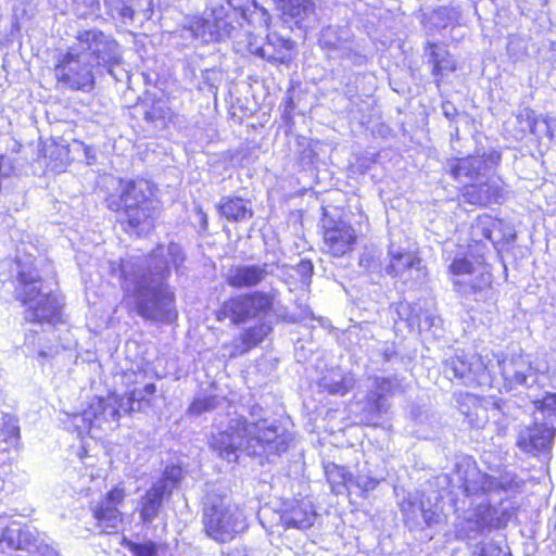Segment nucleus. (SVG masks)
Segmentation results:
<instances>
[{"label":"nucleus","instance_id":"52","mask_svg":"<svg viewBox=\"0 0 556 556\" xmlns=\"http://www.w3.org/2000/svg\"><path fill=\"white\" fill-rule=\"evenodd\" d=\"M7 161V156L3 153H0V194L3 190V181L9 177V173L4 169V163Z\"/></svg>","mask_w":556,"mask_h":556},{"label":"nucleus","instance_id":"1","mask_svg":"<svg viewBox=\"0 0 556 556\" xmlns=\"http://www.w3.org/2000/svg\"><path fill=\"white\" fill-rule=\"evenodd\" d=\"M11 278L12 296L24 308L28 324L55 327L64 323V296L60 291H45V268L49 260L40 262L35 256L15 257Z\"/></svg>","mask_w":556,"mask_h":556},{"label":"nucleus","instance_id":"9","mask_svg":"<svg viewBox=\"0 0 556 556\" xmlns=\"http://www.w3.org/2000/svg\"><path fill=\"white\" fill-rule=\"evenodd\" d=\"M455 291L465 300L485 301L491 295L492 275L479 270L466 258H455L450 265Z\"/></svg>","mask_w":556,"mask_h":556},{"label":"nucleus","instance_id":"46","mask_svg":"<svg viewBox=\"0 0 556 556\" xmlns=\"http://www.w3.org/2000/svg\"><path fill=\"white\" fill-rule=\"evenodd\" d=\"M110 274L116 276L121 281L126 282L128 280L127 261L119 258L116 262H112L110 265Z\"/></svg>","mask_w":556,"mask_h":556},{"label":"nucleus","instance_id":"58","mask_svg":"<svg viewBox=\"0 0 556 556\" xmlns=\"http://www.w3.org/2000/svg\"><path fill=\"white\" fill-rule=\"evenodd\" d=\"M483 236H484L485 238L490 239V238H491V230H489V229H483Z\"/></svg>","mask_w":556,"mask_h":556},{"label":"nucleus","instance_id":"35","mask_svg":"<svg viewBox=\"0 0 556 556\" xmlns=\"http://www.w3.org/2000/svg\"><path fill=\"white\" fill-rule=\"evenodd\" d=\"M219 213L226 219L237 222L243 216V201L240 198L227 199L220 204Z\"/></svg>","mask_w":556,"mask_h":556},{"label":"nucleus","instance_id":"27","mask_svg":"<svg viewBox=\"0 0 556 556\" xmlns=\"http://www.w3.org/2000/svg\"><path fill=\"white\" fill-rule=\"evenodd\" d=\"M316 519V513L312 507L293 508L289 514L283 517V521L288 528H296L305 530L311 528Z\"/></svg>","mask_w":556,"mask_h":556},{"label":"nucleus","instance_id":"44","mask_svg":"<svg viewBox=\"0 0 556 556\" xmlns=\"http://www.w3.org/2000/svg\"><path fill=\"white\" fill-rule=\"evenodd\" d=\"M440 324V317L429 311H421L417 315V326L420 331L430 330L432 327H439Z\"/></svg>","mask_w":556,"mask_h":556},{"label":"nucleus","instance_id":"33","mask_svg":"<svg viewBox=\"0 0 556 556\" xmlns=\"http://www.w3.org/2000/svg\"><path fill=\"white\" fill-rule=\"evenodd\" d=\"M121 544L127 548L132 556H157V544L152 541L138 543L123 538Z\"/></svg>","mask_w":556,"mask_h":556},{"label":"nucleus","instance_id":"34","mask_svg":"<svg viewBox=\"0 0 556 556\" xmlns=\"http://www.w3.org/2000/svg\"><path fill=\"white\" fill-rule=\"evenodd\" d=\"M1 542L14 551L26 549L29 539L22 530L4 529L1 534Z\"/></svg>","mask_w":556,"mask_h":556},{"label":"nucleus","instance_id":"39","mask_svg":"<svg viewBox=\"0 0 556 556\" xmlns=\"http://www.w3.org/2000/svg\"><path fill=\"white\" fill-rule=\"evenodd\" d=\"M143 118L148 123L166 121L168 118V108L160 99L154 100L149 110L144 112Z\"/></svg>","mask_w":556,"mask_h":556},{"label":"nucleus","instance_id":"22","mask_svg":"<svg viewBox=\"0 0 556 556\" xmlns=\"http://www.w3.org/2000/svg\"><path fill=\"white\" fill-rule=\"evenodd\" d=\"M172 491L164 483H154L146 491L139 505V517L143 523L155 519L162 508L163 501L169 497Z\"/></svg>","mask_w":556,"mask_h":556},{"label":"nucleus","instance_id":"38","mask_svg":"<svg viewBox=\"0 0 556 556\" xmlns=\"http://www.w3.org/2000/svg\"><path fill=\"white\" fill-rule=\"evenodd\" d=\"M471 556H508V553L500 544L490 541L475 545Z\"/></svg>","mask_w":556,"mask_h":556},{"label":"nucleus","instance_id":"51","mask_svg":"<svg viewBox=\"0 0 556 556\" xmlns=\"http://www.w3.org/2000/svg\"><path fill=\"white\" fill-rule=\"evenodd\" d=\"M359 266L366 270H375L377 263L369 253H364L359 258Z\"/></svg>","mask_w":556,"mask_h":556},{"label":"nucleus","instance_id":"24","mask_svg":"<svg viewBox=\"0 0 556 556\" xmlns=\"http://www.w3.org/2000/svg\"><path fill=\"white\" fill-rule=\"evenodd\" d=\"M156 393V386L153 382L147 383L141 391L136 389L125 393L124 415H131L134 412H141L147 407H151Z\"/></svg>","mask_w":556,"mask_h":556},{"label":"nucleus","instance_id":"29","mask_svg":"<svg viewBox=\"0 0 556 556\" xmlns=\"http://www.w3.org/2000/svg\"><path fill=\"white\" fill-rule=\"evenodd\" d=\"M219 321L228 319L232 325L243 321V302L240 299H230L223 303L216 312Z\"/></svg>","mask_w":556,"mask_h":556},{"label":"nucleus","instance_id":"31","mask_svg":"<svg viewBox=\"0 0 556 556\" xmlns=\"http://www.w3.org/2000/svg\"><path fill=\"white\" fill-rule=\"evenodd\" d=\"M413 507L414 510L416 509L421 514V517L428 527L442 521V508L439 507L438 504H431L429 498L427 501L421 500L419 504H414Z\"/></svg>","mask_w":556,"mask_h":556},{"label":"nucleus","instance_id":"37","mask_svg":"<svg viewBox=\"0 0 556 556\" xmlns=\"http://www.w3.org/2000/svg\"><path fill=\"white\" fill-rule=\"evenodd\" d=\"M240 434L237 432L228 433V432H220L219 439H218V445L217 450L219 451V454L222 455H229L231 453H235L239 447V441Z\"/></svg>","mask_w":556,"mask_h":556},{"label":"nucleus","instance_id":"55","mask_svg":"<svg viewBox=\"0 0 556 556\" xmlns=\"http://www.w3.org/2000/svg\"><path fill=\"white\" fill-rule=\"evenodd\" d=\"M442 111H443V114L448 118V119H453L456 115V109L454 108V105L450 102H444L442 104Z\"/></svg>","mask_w":556,"mask_h":556},{"label":"nucleus","instance_id":"53","mask_svg":"<svg viewBox=\"0 0 556 556\" xmlns=\"http://www.w3.org/2000/svg\"><path fill=\"white\" fill-rule=\"evenodd\" d=\"M331 35V30L330 29H326L321 33V38H320V42L325 46V47H329L331 49H337L338 46L336 42H333L331 39H328V37Z\"/></svg>","mask_w":556,"mask_h":556},{"label":"nucleus","instance_id":"13","mask_svg":"<svg viewBox=\"0 0 556 556\" xmlns=\"http://www.w3.org/2000/svg\"><path fill=\"white\" fill-rule=\"evenodd\" d=\"M124 396L116 392H109L105 396L96 395L89 400L83 409L81 416L88 422V428H101L108 422L119 425L124 415Z\"/></svg>","mask_w":556,"mask_h":556},{"label":"nucleus","instance_id":"10","mask_svg":"<svg viewBox=\"0 0 556 556\" xmlns=\"http://www.w3.org/2000/svg\"><path fill=\"white\" fill-rule=\"evenodd\" d=\"M240 508L220 501L206 507L203 513L205 534L218 543L231 542L241 531Z\"/></svg>","mask_w":556,"mask_h":556},{"label":"nucleus","instance_id":"40","mask_svg":"<svg viewBox=\"0 0 556 556\" xmlns=\"http://www.w3.org/2000/svg\"><path fill=\"white\" fill-rule=\"evenodd\" d=\"M495 480V491L503 490H519L523 486L525 482L514 473H503L498 478H494Z\"/></svg>","mask_w":556,"mask_h":556},{"label":"nucleus","instance_id":"15","mask_svg":"<svg viewBox=\"0 0 556 556\" xmlns=\"http://www.w3.org/2000/svg\"><path fill=\"white\" fill-rule=\"evenodd\" d=\"M323 228L325 248L332 256L341 257L353 250L356 235L350 224L343 220L325 218Z\"/></svg>","mask_w":556,"mask_h":556},{"label":"nucleus","instance_id":"17","mask_svg":"<svg viewBox=\"0 0 556 556\" xmlns=\"http://www.w3.org/2000/svg\"><path fill=\"white\" fill-rule=\"evenodd\" d=\"M388 256L389 263L384 267L387 275L397 277L404 281L420 277L421 260L416 253L391 243Z\"/></svg>","mask_w":556,"mask_h":556},{"label":"nucleus","instance_id":"47","mask_svg":"<svg viewBox=\"0 0 556 556\" xmlns=\"http://www.w3.org/2000/svg\"><path fill=\"white\" fill-rule=\"evenodd\" d=\"M1 435L3 441L8 443L9 450L10 447L16 446L20 440V429L16 426H8L1 430Z\"/></svg>","mask_w":556,"mask_h":556},{"label":"nucleus","instance_id":"12","mask_svg":"<svg viewBox=\"0 0 556 556\" xmlns=\"http://www.w3.org/2000/svg\"><path fill=\"white\" fill-rule=\"evenodd\" d=\"M127 491L123 482L113 485L92 508V517L96 526L106 534H114L124 522V513L121 506L124 505Z\"/></svg>","mask_w":556,"mask_h":556},{"label":"nucleus","instance_id":"30","mask_svg":"<svg viewBox=\"0 0 556 556\" xmlns=\"http://www.w3.org/2000/svg\"><path fill=\"white\" fill-rule=\"evenodd\" d=\"M191 28L193 29L195 36L202 37L205 40H214L218 37V26L216 24L215 17H195L192 21Z\"/></svg>","mask_w":556,"mask_h":556},{"label":"nucleus","instance_id":"11","mask_svg":"<svg viewBox=\"0 0 556 556\" xmlns=\"http://www.w3.org/2000/svg\"><path fill=\"white\" fill-rule=\"evenodd\" d=\"M273 296L264 292L245 294V351L270 332Z\"/></svg>","mask_w":556,"mask_h":556},{"label":"nucleus","instance_id":"57","mask_svg":"<svg viewBox=\"0 0 556 556\" xmlns=\"http://www.w3.org/2000/svg\"><path fill=\"white\" fill-rule=\"evenodd\" d=\"M486 523L491 527H501V522L498 519L494 520L492 517L490 519V521H486Z\"/></svg>","mask_w":556,"mask_h":556},{"label":"nucleus","instance_id":"48","mask_svg":"<svg viewBox=\"0 0 556 556\" xmlns=\"http://www.w3.org/2000/svg\"><path fill=\"white\" fill-rule=\"evenodd\" d=\"M182 470L179 466H167L163 472V479L159 483H164L166 485V481H170L172 484H177L181 480Z\"/></svg>","mask_w":556,"mask_h":556},{"label":"nucleus","instance_id":"42","mask_svg":"<svg viewBox=\"0 0 556 556\" xmlns=\"http://www.w3.org/2000/svg\"><path fill=\"white\" fill-rule=\"evenodd\" d=\"M267 274L266 264L245 266V287L260 283L265 279Z\"/></svg>","mask_w":556,"mask_h":556},{"label":"nucleus","instance_id":"21","mask_svg":"<svg viewBox=\"0 0 556 556\" xmlns=\"http://www.w3.org/2000/svg\"><path fill=\"white\" fill-rule=\"evenodd\" d=\"M490 406H494V409L500 408V406L494 402L480 399L472 394H466L463 403L460 404V412L472 428L482 429L489 421Z\"/></svg>","mask_w":556,"mask_h":556},{"label":"nucleus","instance_id":"8","mask_svg":"<svg viewBox=\"0 0 556 556\" xmlns=\"http://www.w3.org/2000/svg\"><path fill=\"white\" fill-rule=\"evenodd\" d=\"M497 366L506 391L527 390L533 393L534 402L539 401L543 372L529 358L522 355L498 358Z\"/></svg>","mask_w":556,"mask_h":556},{"label":"nucleus","instance_id":"43","mask_svg":"<svg viewBox=\"0 0 556 556\" xmlns=\"http://www.w3.org/2000/svg\"><path fill=\"white\" fill-rule=\"evenodd\" d=\"M326 475L332 484H343L346 481H352V476L348 477L345 469L334 464L326 467Z\"/></svg>","mask_w":556,"mask_h":556},{"label":"nucleus","instance_id":"49","mask_svg":"<svg viewBox=\"0 0 556 556\" xmlns=\"http://www.w3.org/2000/svg\"><path fill=\"white\" fill-rule=\"evenodd\" d=\"M435 14L442 21L443 27L456 22L458 17V12L447 7L440 8Z\"/></svg>","mask_w":556,"mask_h":556},{"label":"nucleus","instance_id":"36","mask_svg":"<svg viewBox=\"0 0 556 556\" xmlns=\"http://www.w3.org/2000/svg\"><path fill=\"white\" fill-rule=\"evenodd\" d=\"M516 118L522 132L529 131L533 135L538 134V117L534 111L529 108H525L518 113Z\"/></svg>","mask_w":556,"mask_h":556},{"label":"nucleus","instance_id":"26","mask_svg":"<svg viewBox=\"0 0 556 556\" xmlns=\"http://www.w3.org/2000/svg\"><path fill=\"white\" fill-rule=\"evenodd\" d=\"M355 380L350 375H342L339 371L331 370L320 380V387L333 395H344L354 387Z\"/></svg>","mask_w":556,"mask_h":556},{"label":"nucleus","instance_id":"5","mask_svg":"<svg viewBox=\"0 0 556 556\" xmlns=\"http://www.w3.org/2000/svg\"><path fill=\"white\" fill-rule=\"evenodd\" d=\"M263 413L262 407L254 405L245 417V455L258 457L260 464L285 453L293 441L291 432Z\"/></svg>","mask_w":556,"mask_h":556},{"label":"nucleus","instance_id":"41","mask_svg":"<svg viewBox=\"0 0 556 556\" xmlns=\"http://www.w3.org/2000/svg\"><path fill=\"white\" fill-rule=\"evenodd\" d=\"M254 10L249 14H245V21L251 25H258L260 28L267 30L270 22V15L264 8H258L253 2Z\"/></svg>","mask_w":556,"mask_h":556},{"label":"nucleus","instance_id":"16","mask_svg":"<svg viewBox=\"0 0 556 556\" xmlns=\"http://www.w3.org/2000/svg\"><path fill=\"white\" fill-rule=\"evenodd\" d=\"M281 22L291 30H306L317 21L316 5L313 0H278Z\"/></svg>","mask_w":556,"mask_h":556},{"label":"nucleus","instance_id":"56","mask_svg":"<svg viewBox=\"0 0 556 556\" xmlns=\"http://www.w3.org/2000/svg\"><path fill=\"white\" fill-rule=\"evenodd\" d=\"M228 283L233 287H241L243 285V276L240 274L228 278Z\"/></svg>","mask_w":556,"mask_h":556},{"label":"nucleus","instance_id":"28","mask_svg":"<svg viewBox=\"0 0 556 556\" xmlns=\"http://www.w3.org/2000/svg\"><path fill=\"white\" fill-rule=\"evenodd\" d=\"M40 153L46 161V165L55 168L65 164L70 153V147L52 141L51 143L45 144Z\"/></svg>","mask_w":556,"mask_h":556},{"label":"nucleus","instance_id":"14","mask_svg":"<svg viewBox=\"0 0 556 556\" xmlns=\"http://www.w3.org/2000/svg\"><path fill=\"white\" fill-rule=\"evenodd\" d=\"M76 40L90 50V56L97 61L98 65L112 66L121 63L118 42L102 30L84 29L77 33Z\"/></svg>","mask_w":556,"mask_h":556},{"label":"nucleus","instance_id":"23","mask_svg":"<svg viewBox=\"0 0 556 556\" xmlns=\"http://www.w3.org/2000/svg\"><path fill=\"white\" fill-rule=\"evenodd\" d=\"M553 431L545 425L527 427L519 432L517 444L523 451L531 453L549 448Z\"/></svg>","mask_w":556,"mask_h":556},{"label":"nucleus","instance_id":"7","mask_svg":"<svg viewBox=\"0 0 556 556\" xmlns=\"http://www.w3.org/2000/svg\"><path fill=\"white\" fill-rule=\"evenodd\" d=\"M53 74L58 85L72 91L89 92L96 85L93 66L72 48L56 60Z\"/></svg>","mask_w":556,"mask_h":556},{"label":"nucleus","instance_id":"20","mask_svg":"<svg viewBox=\"0 0 556 556\" xmlns=\"http://www.w3.org/2000/svg\"><path fill=\"white\" fill-rule=\"evenodd\" d=\"M253 38L254 35L249 33L247 39L250 52L269 61L285 63L289 60L288 52L294 47V41L285 39L278 34L266 35L267 42L262 46H257L256 42L252 40Z\"/></svg>","mask_w":556,"mask_h":556},{"label":"nucleus","instance_id":"50","mask_svg":"<svg viewBox=\"0 0 556 556\" xmlns=\"http://www.w3.org/2000/svg\"><path fill=\"white\" fill-rule=\"evenodd\" d=\"M314 266L308 260H301L296 266V271L301 275L303 281H307L313 275Z\"/></svg>","mask_w":556,"mask_h":556},{"label":"nucleus","instance_id":"6","mask_svg":"<svg viewBox=\"0 0 556 556\" xmlns=\"http://www.w3.org/2000/svg\"><path fill=\"white\" fill-rule=\"evenodd\" d=\"M448 379H458L464 386L497 388V380L491 375L489 365L476 353L456 352L443 363Z\"/></svg>","mask_w":556,"mask_h":556},{"label":"nucleus","instance_id":"3","mask_svg":"<svg viewBox=\"0 0 556 556\" xmlns=\"http://www.w3.org/2000/svg\"><path fill=\"white\" fill-rule=\"evenodd\" d=\"M168 276L167 266L160 271L147 269L137 276L131 290H125L124 300L134 299V309L142 319L176 324V294L166 282Z\"/></svg>","mask_w":556,"mask_h":556},{"label":"nucleus","instance_id":"25","mask_svg":"<svg viewBox=\"0 0 556 556\" xmlns=\"http://www.w3.org/2000/svg\"><path fill=\"white\" fill-rule=\"evenodd\" d=\"M428 46L429 62L433 65L432 74L434 76L443 77L456 70V61L443 46L437 43H428Z\"/></svg>","mask_w":556,"mask_h":556},{"label":"nucleus","instance_id":"32","mask_svg":"<svg viewBox=\"0 0 556 556\" xmlns=\"http://www.w3.org/2000/svg\"><path fill=\"white\" fill-rule=\"evenodd\" d=\"M219 404L216 395H203L194 397L187 408V414L190 416H199L204 413L215 409Z\"/></svg>","mask_w":556,"mask_h":556},{"label":"nucleus","instance_id":"2","mask_svg":"<svg viewBox=\"0 0 556 556\" xmlns=\"http://www.w3.org/2000/svg\"><path fill=\"white\" fill-rule=\"evenodd\" d=\"M117 188L103 199L108 211L115 214L121 229L137 238L153 232L161 211L156 199L157 186L149 178L137 176L119 177Z\"/></svg>","mask_w":556,"mask_h":556},{"label":"nucleus","instance_id":"54","mask_svg":"<svg viewBox=\"0 0 556 556\" xmlns=\"http://www.w3.org/2000/svg\"><path fill=\"white\" fill-rule=\"evenodd\" d=\"M543 123L546 128V136L553 138L554 129H556V118H543Z\"/></svg>","mask_w":556,"mask_h":556},{"label":"nucleus","instance_id":"59","mask_svg":"<svg viewBox=\"0 0 556 556\" xmlns=\"http://www.w3.org/2000/svg\"><path fill=\"white\" fill-rule=\"evenodd\" d=\"M435 83H437V86H440L441 80L438 78V79L435 80Z\"/></svg>","mask_w":556,"mask_h":556},{"label":"nucleus","instance_id":"4","mask_svg":"<svg viewBox=\"0 0 556 556\" xmlns=\"http://www.w3.org/2000/svg\"><path fill=\"white\" fill-rule=\"evenodd\" d=\"M501 157L498 151L491 150L482 156L457 159L450 165V174L466 184L463 192L466 202L486 206L503 199L502 185L496 179L486 177V172L497 165Z\"/></svg>","mask_w":556,"mask_h":556},{"label":"nucleus","instance_id":"19","mask_svg":"<svg viewBox=\"0 0 556 556\" xmlns=\"http://www.w3.org/2000/svg\"><path fill=\"white\" fill-rule=\"evenodd\" d=\"M466 495H479L495 491L493 477L479 470L475 463L468 462L457 467L455 478Z\"/></svg>","mask_w":556,"mask_h":556},{"label":"nucleus","instance_id":"45","mask_svg":"<svg viewBox=\"0 0 556 556\" xmlns=\"http://www.w3.org/2000/svg\"><path fill=\"white\" fill-rule=\"evenodd\" d=\"M352 480H354L355 485L363 492L375 490L380 482L379 479L363 472H358L354 478H352Z\"/></svg>","mask_w":556,"mask_h":556},{"label":"nucleus","instance_id":"18","mask_svg":"<svg viewBox=\"0 0 556 556\" xmlns=\"http://www.w3.org/2000/svg\"><path fill=\"white\" fill-rule=\"evenodd\" d=\"M403 392L402 384L396 377H376L366 395L365 410L371 415H381L389 408L388 396Z\"/></svg>","mask_w":556,"mask_h":556}]
</instances>
